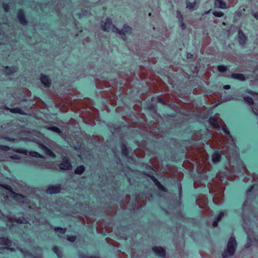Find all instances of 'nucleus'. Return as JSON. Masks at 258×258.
<instances>
[{
  "instance_id": "nucleus-1",
  "label": "nucleus",
  "mask_w": 258,
  "mask_h": 258,
  "mask_svg": "<svg viewBox=\"0 0 258 258\" xmlns=\"http://www.w3.org/2000/svg\"><path fill=\"white\" fill-rule=\"evenodd\" d=\"M103 29L108 32L112 31L123 35L128 34L131 31V28L128 26H124L121 30H118L112 24L111 20L109 19H107L105 23L103 26Z\"/></svg>"
},
{
  "instance_id": "nucleus-2",
  "label": "nucleus",
  "mask_w": 258,
  "mask_h": 258,
  "mask_svg": "<svg viewBox=\"0 0 258 258\" xmlns=\"http://www.w3.org/2000/svg\"><path fill=\"white\" fill-rule=\"evenodd\" d=\"M236 245V242L235 240L233 238H231L229 240L227 248L223 254V257L226 258L232 255L234 253Z\"/></svg>"
},
{
  "instance_id": "nucleus-3",
  "label": "nucleus",
  "mask_w": 258,
  "mask_h": 258,
  "mask_svg": "<svg viewBox=\"0 0 258 258\" xmlns=\"http://www.w3.org/2000/svg\"><path fill=\"white\" fill-rule=\"evenodd\" d=\"M71 167V165L68 159H64L59 166L60 169L63 170L69 169Z\"/></svg>"
},
{
  "instance_id": "nucleus-4",
  "label": "nucleus",
  "mask_w": 258,
  "mask_h": 258,
  "mask_svg": "<svg viewBox=\"0 0 258 258\" xmlns=\"http://www.w3.org/2000/svg\"><path fill=\"white\" fill-rule=\"evenodd\" d=\"M153 250L158 255L160 256H164L165 254V251L164 249L161 247H155L153 248Z\"/></svg>"
},
{
  "instance_id": "nucleus-5",
  "label": "nucleus",
  "mask_w": 258,
  "mask_h": 258,
  "mask_svg": "<svg viewBox=\"0 0 258 258\" xmlns=\"http://www.w3.org/2000/svg\"><path fill=\"white\" fill-rule=\"evenodd\" d=\"M41 83L45 86L49 87L50 84V81L49 77L45 75H42L40 79Z\"/></svg>"
},
{
  "instance_id": "nucleus-6",
  "label": "nucleus",
  "mask_w": 258,
  "mask_h": 258,
  "mask_svg": "<svg viewBox=\"0 0 258 258\" xmlns=\"http://www.w3.org/2000/svg\"><path fill=\"white\" fill-rule=\"evenodd\" d=\"M60 191V188L57 186H51L49 187L46 191L47 194H52L59 192Z\"/></svg>"
},
{
  "instance_id": "nucleus-7",
  "label": "nucleus",
  "mask_w": 258,
  "mask_h": 258,
  "mask_svg": "<svg viewBox=\"0 0 258 258\" xmlns=\"http://www.w3.org/2000/svg\"><path fill=\"white\" fill-rule=\"evenodd\" d=\"M13 198L15 200L19 201V202H22L23 203L25 200V197H23L21 195L17 194H16V193H13Z\"/></svg>"
},
{
  "instance_id": "nucleus-8",
  "label": "nucleus",
  "mask_w": 258,
  "mask_h": 258,
  "mask_svg": "<svg viewBox=\"0 0 258 258\" xmlns=\"http://www.w3.org/2000/svg\"><path fill=\"white\" fill-rule=\"evenodd\" d=\"M216 7L224 9L226 8V4L222 0H216L215 2Z\"/></svg>"
},
{
  "instance_id": "nucleus-9",
  "label": "nucleus",
  "mask_w": 258,
  "mask_h": 258,
  "mask_svg": "<svg viewBox=\"0 0 258 258\" xmlns=\"http://www.w3.org/2000/svg\"><path fill=\"white\" fill-rule=\"evenodd\" d=\"M18 18L19 19L20 22L22 24H26V20L25 18L24 14L23 12H19L17 16Z\"/></svg>"
},
{
  "instance_id": "nucleus-10",
  "label": "nucleus",
  "mask_w": 258,
  "mask_h": 258,
  "mask_svg": "<svg viewBox=\"0 0 258 258\" xmlns=\"http://www.w3.org/2000/svg\"><path fill=\"white\" fill-rule=\"evenodd\" d=\"M238 39L239 43L241 44L244 43L246 40V37L245 35L240 31H238Z\"/></svg>"
},
{
  "instance_id": "nucleus-11",
  "label": "nucleus",
  "mask_w": 258,
  "mask_h": 258,
  "mask_svg": "<svg viewBox=\"0 0 258 258\" xmlns=\"http://www.w3.org/2000/svg\"><path fill=\"white\" fill-rule=\"evenodd\" d=\"M220 155L218 152H215L212 155V161L214 162H217L220 160Z\"/></svg>"
},
{
  "instance_id": "nucleus-12",
  "label": "nucleus",
  "mask_w": 258,
  "mask_h": 258,
  "mask_svg": "<svg viewBox=\"0 0 258 258\" xmlns=\"http://www.w3.org/2000/svg\"><path fill=\"white\" fill-rule=\"evenodd\" d=\"M233 78L235 79H237L240 81H243L245 80V78L242 74H234L232 75Z\"/></svg>"
},
{
  "instance_id": "nucleus-13",
  "label": "nucleus",
  "mask_w": 258,
  "mask_h": 258,
  "mask_svg": "<svg viewBox=\"0 0 258 258\" xmlns=\"http://www.w3.org/2000/svg\"><path fill=\"white\" fill-rule=\"evenodd\" d=\"M152 180H153V181L154 182L155 184H156V185L161 190H162L163 191H165V188L164 187V186L163 185H162L155 178H153Z\"/></svg>"
},
{
  "instance_id": "nucleus-14",
  "label": "nucleus",
  "mask_w": 258,
  "mask_h": 258,
  "mask_svg": "<svg viewBox=\"0 0 258 258\" xmlns=\"http://www.w3.org/2000/svg\"><path fill=\"white\" fill-rule=\"evenodd\" d=\"M223 212H221L218 217L217 218V219L216 220L214 221L213 223V225L214 227H217V225H218V222L221 220V219L222 218V217L223 216Z\"/></svg>"
},
{
  "instance_id": "nucleus-15",
  "label": "nucleus",
  "mask_w": 258,
  "mask_h": 258,
  "mask_svg": "<svg viewBox=\"0 0 258 258\" xmlns=\"http://www.w3.org/2000/svg\"><path fill=\"white\" fill-rule=\"evenodd\" d=\"M85 168L83 166H80L77 168L75 170V173L76 174H80L83 172L84 171Z\"/></svg>"
},
{
  "instance_id": "nucleus-16",
  "label": "nucleus",
  "mask_w": 258,
  "mask_h": 258,
  "mask_svg": "<svg viewBox=\"0 0 258 258\" xmlns=\"http://www.w3.org/2000/svg\"><path fill=\"white\" fill-rule=\"evenodd\" d=\"M209 121H210V123L213 126H215L216 127H217L219 129H220L221 128V127L218 125V124L217 123V122L216 121V120L214 119L211 118L209 119Z\"/></svg>"
},
{
  "instance_id": "nucleus-17",
  "label": "nucleus",
  "mask_w": 258,
  "mask_h": 258,
  "mask_svg": "<svg viewBox=\"0 0 258 258\" xmlns=\"http://www.w3.org/2000/svg\"><path fill=\"white\" fill-rule=\"evenodd\" d=\"M29 154V155L32 157H40V158L42 157V156H41L38 153L35 152V151L30 152Z\"/></svg>"
},
{
  "instance_id": "nucleus-18",
  "label": "nucleus",
  "mask_w": 258,
  "mask_h": 258,
  "mask_svg": "<svg viewBox=\"0 0 258 258\" xmlns=\"http://www.w3.org/2000/svg\"><path fill=\"white\" fill-rule=\"evenodd\" d=\"M54 230L55 231L59 232L61 233H64L66 230L65 228H62L60 227H56Z\"/></svg>"
},
{
  "instance_id": "nucleus-19",
  "label": "nucleus",
  "mask_w": 258,
  "mask_h": 258,
  "mask_svg": "<svg viewBox=\"0 0 258 258\" xmlns=\"http://www.w3.org/2000/svg\"><path fill=\"white\" fill-rule=\"evenodd\" d=\"M45 153L47 154H48V155H50V156H52L53 157H54V153L51 151H50L49 149H48L47 148H45Z\"/></svg>"
},
{
  "instance_id": "nucleus-20",
  "label": "nucleus",
  "mask_w": 258,
  "mask_h": 258,
  "mask_svg": "<svg viewBox=\"0 0 258 258\" xmlns=\"http://www.w3.org/2000/svg\"><path fill=\"white\" fill-rule=\"evenodd\" d=\"M218 69L220 72H224L226 70V67L224 66H219Z\"/></svg>"
},
{
  "instance_id": "nucleus-21",
  "label": "nucleus",
  "mask_w": 258,
  "mask_h": 258,
  "mask_svg": "<svg viewBox=\"0 0 258 258\" xmlns=\"http://www.w3.org/2000/svg\"><path fill=\"white\" fill-rule=\"evenodd\" d=\"M195 5H196L195 3H187V8H188L189 9H192L195 7Z\"/></svg>"
},
{
  "instance_id": "nucleus-22",
  "label": "nucleus",
  "mask_w": 258,
  "mask_h": 258,
  "mask_svg": "<svg viewBox=\"0 0 258 258\" xmlns=\"http://www.w3.org/2000/svg\"><path fill=\"white\" fill-rule=\"evenodd\" d=\"M213 15L216 17H220L223 16V13L221 12L215 11L213 12Z\"/></svg>"
},
{
  "instance_id": "nucleus-23",
  "label": "nucleus",
  "mask_w": 258,
  "mask_h": 258,
  "mask_svg": "<svg viewBox=\"0 0 258 258\" xmlns=\"http://www.w3.org/2000/svg\"><path fill=\"white\" fill-rule=\"evenodd\" d=\"M221 129L225 134H227L228 135L229 134V132L228 130V128L226 127V126H223L221 127Z\"/></svg>"
},
{
  "instance_id": "nucleus-24",
  "label": "nucleus",
  "mask_w": 258,
  "mask_h": 258,
  "mask_svg": "<svg viewBox=\"0 0 258 258\" xmlns=\"http://www.w3.org/2000/svg\"><path fill=\"white\" fill-rule=\"evenodd\" d=\"M245 101L246 102H247L248 103H249V104H252L253 103V100L252 99L250 98V97H245L244 98Z\"/></svg>"
},
{
  "instance_id": "nucleus-25",
  "label": "nucleus",
  "mask_w": 258,
  "mask_h": 258,
  "mask_svg": "<svg viewBox=\"0 0 258 258\" xmlns=\"http://www.w3.org/2000/svg\"><path fill=\"white\" fill-rule=\"evenodd\" d=\"M75 239H76V237L74 236H68V240L71 242L74 241L75 240Z\"/></svg>"
},
{
  "instance_id": "nucleus-26",
  "label": "nucleus",
  "mask_w": 258,
  "mask_h": 258,
  "mask_svg": "<svg viewBox=\"0 0 258 258\" xmlns=\"http://www.w3.org/2000/svg\"><path fill=\"white\" fill-rule=\"evenodd\" d=\"M53 130L55 132H57V133H60V130L57 127H53Z\"/></svg>"
},
{
  "instance_id": "nucleus-27",
  "label": "nucleus",
  "mask_w": 258,
  "mask_h": 258,
  "mask_svg": "<svg viewBox=\"0 0 258 258\" xmlns=\"http://www.w3.org/2000/svg\"><path fill=\"white\" fill-rule=\"evenodd\" d=\"M224 88L225 90H228L230 89V86L229 85H225L224 86Z\"/></svg>"
},
{
  "instance_id": "nucleus-28",
  "label": "nucleus",
  "mask_w": 258,
  "mask_h": 258,
  "mask_svg": "<svg viewBox=\"0 0 258 258\" xmlns=\"http://www.w3.org/2000/svg\"><path fill=\"white\" fill-rule=\"evenodd\" d=\"M253 16L257 19H258V13L257 14H254Z\"/></svg>"
},
{
  "instance_id": "nucleus-29",
  "label": "nucleus",
  "mask_w": 258,
  "mask_h": 258,
  "mask_svg": "<svg viewBox=\"0 0 258 258\" xmlns=\"http://www.w3.org/2000/svg\"><path fill=\"white\" fill-rule=\"evenodd\" d=\"M181 26L182 29H184V24L183 23L181 24Z\"/></svg>"
},
{
  "instance_id": "nucleus-30",
  "label": "nucleus",
  "mask_w": 258,
  "mask_h": 258,
  "mask_svg": "<svg viewBox=\"0 0 258 258\" xmlns=\"http://www.w3.org/2000/svg\"><path fill=\"white\" fill-rule=\"evenodd\" d=\"M7 148V147H3V149L6 150Z\"/></svg>"
},
{
  "instance_id": "nucleus-31",
  "label": "nucleus",
  "mask_w": 258,
  "mask_h": 258,
  "mask_svg": "<svg viewBox=\"0 0 258 258\" xmlns=\"http://www.w3.org/2000/svg\"><path fill=\"white\" fill-rule=\"evenodd\" d=\"M123 153L125 155H126V153L125 151L123 150Z\"/></svg>"
},
{
  "instance_id": "nucleus-32",
  "label": "nucleus",
  "mask_w": 258,
  "mask_h": 258,
  "mask_svg": "<svg viewBox=\"0 0 258 258\" xmlns=\"http://www.w3.org/2000/svg\"><path fill=\"white\" fill-rule=\"evenodd\" d=\"M253 112L255 113V114H257V113L255 112L254 110H253Z\"/></svg>"
},
{
  "instance_id": "nucleus-33",
  "label": "nucleus",
  "mask_w": 258,
  "mask_h": 258,
  "mask_svg": "<svg viewBox=\"0 0 258 258\" xmlns=\"http://www.w3.org/2000/svg\"><path fill=\"white\" fill-rule=\"evenodd\" d=\"M16 110H17L20 111V109H17Z\"/></svg>"
}]
</instances>
